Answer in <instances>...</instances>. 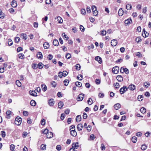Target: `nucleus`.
Returning <instances> with one entry per match:
<instances>
[{"label":"nucleus","mask_w":151,"mask_h":151,"mask_svg":"<svg viewBox=\"0 0 151 151\" xmlns=\"http://www.w3.org/2000/svg\"><path fill=\"white\" fill-rule=\"evenodd\" d=\"M22 119L20 117L17 116L15 120V123L17 125H19L22 123Z\"/></svg>","instance_id":"nucleus-1"},{"label":"nucleus","mask_w":151,"mask_h":151,"mask_svg":"<svg viewBox=\"0 0 151 151\" xmlns=\"http://www.w3.org/2000/svg\"><path fill=\"white\" fill-rule=\"evenodd\" d=\"M120 72L122 73H123L125 72L127 74H128L129 73V71L127 68H124L122 67L120 69Z\"/></svg>","instance_id":"nucleus-2"},{"label":"nucleus","mask_w":151,"mask_h":151,"mask_svg":"<svg viewBox=\"0 0 151 151\" xmlns=\"http://www.w3.org/2000/svg\"><path fill=\"white\" fill-rule=\"evenodd\" d=\"M128 88L126 86H124L123 87L121 88L119 91L121 94H122L124 93L127 90Z\"/></svg>","instance_id":"nucleus-3"},{"label":"nucleus","mask_w":151,"mask_h":151,"mask_svg":"<svg viewBox=\"0 0 151 151\" xmlns=\"http://www.w3.org/2000/svg\"><path fill=\"white\" fill-rule=\"evenodd\" d=\"M119 70V68L117 66H115L112 69V71L113 73L114 74H117Z\"/></svg>","instance_id":"nucleus-4"},{"label":"nucleus","mask_w":151,"mask_h":151,"mask_svg":"<svg viewBox=\"0 0 151 151\" xmlns=\"http://www.w3.org/2000/svg\"><path fill=\"white\" fill-rule=\"evenodd\" d=\"M54 102L53 99H50L48 101V104L50 106H53L54 104Z\"/></svg>","instance_id":"nucleus-5"},{"label":"nucleus","mask_w":151,"mask_h":151,"mask_svg":"<svg viewBox=\"0 0 151 151\" xmlns=\"http://www.w3.org/2000/svg\"><path fill=\"white\" fill-rule=\"evenodd\" d=\"M84 95L83 93L80 94L77 98L78 101H81L83 99Z\"/></svg>","instance_id":"nucleus-6"},{"label":"nucleus","mask_w":151,"mask_h":151,"mask_svg":"<svg viewBox=\"0 0 151 151\" xmlns=\"http://www.w3.org/2000/svg\"><path fill=\"white\" fill-rule=\"evenodd\" d=\"M117 41L116 40H113L111 41V44L112 46H115L117 44Z\"/></svg>","instance_id":"nucleus-7"},{"label":"nucleus","mask_w":151,"mask_h":151,"mask_svg":"<svg viewBox=\"0 0 151 151\" xmlns=\"http://www.w3.org/2000/svg\"><path fill=\"white\" fill-rule=\"evenodd\" d=\"M11 4L13 7H16L17 5V2L14 0H13L12 1Z\"/></svg>","instance_id":"nucleus-8"},{"label":"nucleus","mask_w":151,"mask_h":151,"mask_svg":"<svg viewBox=\"0 0 151 151\" xmlns=\"http://www.w3.org/2000/svg\"><path fill=\"white\" fill-rule=\"evenodd\" d=\"M37 57L39 59H42L43 58V55L40 52H38L37 54Z\"/></svg>","instance_id":"nucleus-9"},{"label":"nucleus","mask_w":151,"mask_h":151,"mask_svg":"<svg viewBox=\"0 0 151 151\" xmlns=\"http://www.w3.org/2000/svg\"><path fill=\"white\" fill-rule=\"evenodd\" d=\"M20 37L22 39H24V40H26L27 38V35L26 34L24 33H22L20 34Z\"/></svg>","instance_id":"nucleus-10"},{"label":"nucleus","mask_w":151,"mask_h":151,"mask_svg":"<svg viewBox=\"0 0 151 151\" xmlns=\"http://www.w3.org/2000/svg\"><path fill=\"white\" fill-rule=\"evenodd\" d=\"M143 33L142 34V35L143 37H147L149 35V33H147V32L145 30V29H143Z\"/></svg>","instance_id":"nucleus-11"},{"label":"nucleus","mask_w":151,"mask_h":151,"mask_svg":"<svg viewBox=\"0 0 151 151\" xmlns=\"http://www.w3.org/2000/svg\"><path fill=\"white\" fill-rule=\"evenodd\" d=\"M132 22L131 18H129L124 21V23L126 25H128L129 24L132 23Z\"/></svg>","instance_id":"nucleus-12"},{"label":"nucleus","mask_w":151,"mask_h":151,"mask_svg":"<svg viewBox=\"0 0 151 151\" xmlns=\"http://www.w3.org/2000/svg\"><path fill=\"white\" fill-rule=\"evenodd\" d=\"M72 148L74 149H76L78 147V142L73 143L72 144Z\"/></svg>","instance_id":"nucleus-13"},{"label":"nucleus","mask_w":151,"mask_h":151,"mask_svg":"<svg viewBox=\"0 0 151 151\" xmlns=\"http://www.w3.org/2000/svg\"><path fill=\"white\" fill-rule=\"evenodd\" d=\"M121 105L119 103L115 104L114 106V109L116 110H118L121 108Z\"/></svg>","instance_id":"nucleus-14"},{"label":"nucleus","mask_w":151,"mask_h":151,"mask_svg":"<svg viewBox=\"0 0 151 151\" xmlns=\"http://www.w3.org/2000/svg\"><path fill=\"white\" fill-rule=\"evenodd\" d=\"M117 80L119 82H121L123 80V78L121 75H118L116 77Z\"/></svg>","instance_id":"nucleus-15"},{"label":"nucleus","mask_w":151,"mask_h":151,"mask_svg":"<svg viewBox=\"0 0 151 151\" xmlns=\"http://www.w3.org/2000/svg\"><path fill=\"white\" fill-rule=\"evenodd\" d=\"M95 60L98 61L99 63H102V60L101 58L99 56H98L96 57Z\"/></svg>","instance_id":"nucleus-16"},{"label":"nucleus","mask_w":151,"mask_h":151,"mask_svg":"<svg viewBox=\"0 0 151 151\" xmlns=\"http://www.w3.org/2000/svg\"><path fill=\"white\" fill-rule=\"evenodd\" d=\"M83 129V125L81 124H79L77 126V129L78 131H81Z\"/></svg>","instance_id":"nucleus-17"},{"label":"nucleus","mask_w":151,"mask_h":151,"mask_svg":"<svg viewBox=\"0 0 151 151\" xmlns=\"http://www.w3.org/2000/svg\"><path fill=\"white\" fill-rule=\"evenodd\" d=\"M128 88L130 90L133 91L135 89V86L133 84H131L129 85V86L128 87Z\"/></svg>","instance_id":"nucleus-18"},{"label":"nucleus","mask_w":151,"mask_h":151,"mask_svg":"<svg viewBox=\"0 0 151 151\" xmlns=\"http://www.w3.org/2000/svg\"><path fill=\"white\" fill-rule=\"evenodd\" d=\"M70 133L71 135L73 137H76L77 135V132L75 130H71L70 131Z\"/></svg>","instance_id":"nucleus-19"},{"label":"nucleus","mask_w":151,"mask_h":151,"mask_svg":"<svg viewBox=\"0 0 151 151\" xmlns=\"http://www.w3.org/2000/svg\"><path fill=\"white\" fill-rule=\"evenodd\" d=\"M30 94L34 96H37V93L35 91H30L29 92Z\"/></svg>","instance_id":"nucleus-20"},{"label":"nucleus","mask_w":151,"mask_h":151,"mask_svg":"<svg viewBox=\"0 0 151 151\" xmlns=\"http://www.w3.org/2000/svg\"><path fill=\"white\" fill-rule=\"evenodd\" d=\"M47 137L48 138H50L53 137V133L51 132H49L47 134Z\"/></svg>","instance_id":"nucleus-21"},{"label":"nucleus","mask_w":151,"mask_h":151,"mask_svg":"<svg viewBox=\"0 0 151 151\" xmlns=\"http://www.w3.org/2000/svg\"><path fill=\"white\" fill-rule=\"evenodd\" d=\"M124 13V12L123 10L122 9V8H120L119 10V12H118V14L119 16H122L123 13Z\"/></svg>","instance_id":"nucleus-22"},{"label":"nucleus","mask_w":151,"mask_h":151,"mask_svg":"<svg viewBox=\"0 0 151 151\" xmlns=\"http://www.w3.org/2000/svg\"><path fill=\"white\" fill-rule=\"evenodd\" d=\"M81 116L80 115H78L76 118V121L77 122H78L81 120Z\"/></svg>","instance_id":"nucleus-23"},{"label":"nucleus","mask_w":151,"mask_h":151,"mask_svg":"<svg viewBox=\"0 0 151 151\" xmlns=\"http://www.w3.org/2000/svg\"><path fill=\"white\" fill-rule=\"evenodd\" d=\"M53 45L55 46H57L59 45V42L57 40H54L53 42Z\"/></svg>","instance_id":"nucleus-24"},{"label":"nucleus","mask_w":151,"mask_h":151,"mask_svg":"<svg viewBox=\"0 0 151 151\" xmlns=\"http://www.w3.org/2000/svg\"><path fill=\"white\" fill-rule=\"evenodd\" d=\"M42 88V90L44 91H45L47 89V87L44 84H42L41 86Z\"/></svg>","instance_id":"nucleus-25"},{"label":"nucleus","mask_w":151,"mask_h":151,"mask_svg":"<svg viewBox=\"0 0 151 151\" xmlns=\"http://www.w3.org/2000/svg\"><path fill=\"white\" fill-rule=\"evenodd\" d=\"M147 148V146L145 144L142 145L141 147V149L142 150H145Z\"/></svg>","instance_id":"nucleus-26"},{"label":"nucleus","mask_w":151,"mask_h":151,"mask_svg":"<svg viewBox=\"0 0 151 151\" xmlns=\"http://www.w3.org/2000/svg\"><path fill=\"white\" fill-rule=\"evenodd\" d=\"M81 66L78 64H76L75 66V69L76 70H80V69H81Z\"/></svg>","instance_id":"nucleus-27"},{"label":"nucleus","mask_w":151,"mask_h":151,"mask_svg":"<svg viewBox=\"0 0 151 151\" xmlns=\"http://www.w3.org/2000/svg\"><path fill=\"white\" fill-rule=\"evenodd\" d=\"M58 105L59 108L61 109L63 106V102L62 101H60L58 103Z\"/></svg>","instance_id":"nucleus-28"},{"label":"nucleus","mask_w":151,"mask_h":151,"mask_svg":"<svg viewBox=\"0 0 151 151\" xmlns=\"http://www.w3.org/2000/svg\"><path fill=\"white\" fill-rule=\"evenodd\" d=\"M30 104L32 106H35L36 105V103L35 100H32L30 102Z\"/></svg>","instance_id":"nucleus-29"},{"label":"nucleus","mask_w":151,"mask_h":151,"mask_svg":"<svg viewBox=\"0 0 151 151\" xmlns=\"http://www.w3.org/2000/svg\"><path fill=\"white\" fill-rule=\"evenodd\" d=\"M46 148V145L42 144L40 146L41 150H45Z\"/></svg>","instance_id":"nucleus-30"},{"label":"nucleus","mask_w":151,"mask_h":151,"mask_svg":"<svg viewBox=\"0 0 151 151\" xmlns=\"http://www.w3.org/2000/svg\"><path fill=\"white\" fill-rule=\"evenodd\" d=\"M140 111L142 113L144 114L146 112V110L145 108L142 107L141 108Z\"/></svg>","instance_id":"nucleus-31"},{"label":"nucleus","mask_w":151,"mask_h":151,"mask_svg":"<svg viewBox=\"0 0 151 151\" xmlns=\"http://www.w3.org/2000/svg\"><path fill=\"white\" fill-rule=\"evenodd\" d=\"M89 105H91L93 103V101L91 98L88 99L87 101Z\"/></svg>","instance_id":"nucleus-32"},{"label":"nucleus","mask_w":151,"mask_h":151,"mask_svg":"<svg viewBox=\"0 0 151 151\" xmlns=\"http://www.w3.org/2000/svg\"><path fill=\"white\" fill-rule=\"evenodd\" d=\"M143 96L142 95H139L137 97L138 100L139 101H142L143 99Z\"/></svg>","instance_id":"nucleus-33"},{"label":"nucleus","mask_w":151,"mask_h":151,"mask_svg":"<svg viewBox=\"0 0 151 151\" xmlns=\"http://www.w3.org/2000/svg\"><path fill=\"white\" fill-rule=\"evenodd\" d=\"M132 7V5L130 4H127L126 6V8L128 10H130Z\"/></svg>","instance_id":"nucleus-34"},{"label":"nucleus","mask_w":151,"mask_h":151,"mask_svg":"<svg viewBox=\"0 0 151 151\" xmlns=\"http://www.w3.org/2000/svg\"><path fill=\"white\" fill-rule=\"evenodd\" d=\"M43 67V65L42 63H40L37 65V67H39V68L42 69Z\"/></svg>","instance_id":"nucleus-35"},{"label":"nucleus","mask_w":151,"mask_h":151,"mask_svg":"<svg viewBox=\"0 0 151 151\" xmlns=\"http://www.w3.org/2000/svg\"><path fill=\"white\" fill-rule=\"evenodd\" d=\"M12 113L11 111H7L6 112V114L7 116V118H9L10 117V115L11 114V113Z\"/></svg>","instance_id":"nucleus-36"},{"label":"nucleus","mask_w":151,"mask_h":151,"mask_svg":"<svg viewBox=\"0 0 151 151\" xmlns=\"http://www.w3.org/2000/svg\"><path fill=\"white\" fill-rule=\"evenodd\" d=\"M75 84L76 86L78 87H81L82 86L81 83L78 81L76 82L75 83Z\"/></svg>","instance_id":"nucleus-37"},{"label":"nucleus","mask_w":151,"mask_h":151,"mask_svg":"<svg viewBox=\"0 0 151 151\" xmlns=\"http://www.w3.org/2000/svg\"><path fill=\"white\" fill-rule=\"evenodd\" d=\"M19 58L21 59H23L24 58V55L23 53H19L18 55Z\"/></svg>","instance_id":"nucleus-38"},{"label":"nucleus","mask_w":151,"mask_h":151,"mask_svg":"<svg viewBox=\"0 0 151 151\" xmlns=\"http://www.w3.org/2000/svg\"><path fill=\"white\" fill-rule=\"evenodd\" d=\"M137 138L136 137H132V140L134 143H135L137 142Z\"/></svg>","instance_id":"nucleus-39"},{"label":"nucleus","mask_w":151,"mask_h":151,"mask_svg":"<svg viewBox=\"0 0 151 151\" xmlns=\"http://www.w3.org/2000/svg\"><path fill=\"white\" fill-rule=\"evenodd\" d=\"M16 84L18 87H20L21 86V83L19 80H17L16 81Z\"/></svg>","instance_id":"nucleus-40"},{"label":"nucleus","mask_w":151,"mask_h":151,"mask_svg":"<svg viewBox=\"0 0 151 151\" xmlns=\"http://www.w3.org/2000/svg\"><path fill=\"white\" fill-rule=\"evenodd\" d=\"M20 38L18 37H15L14 38V41L16 43H17L19 42Z\"/></svg>","instance_id":"nucleus-41"},{"label":"nucleus","mask_w":151,"mask_h":151,"mask_svg":"<svg viewBox=\"0 0 151 151\" xmlns=\"http://www.w3.org/2000/svg\"><path fill=\"white\" fill-rule=\"evenodd\" d=\"M12 44L13 42L11 39H9L8 40V45L9 46H11L12 45Z\"/></svg>","instance_id":"nucleus-42"},{"label":"nucleus","mask_w":151,"mask_h":151,"mask_svg":"<svg viewBox=\"0 0 151 151\" xmlns=\"http://www.w3.org/2000/svg\"><path fill=\"white\" fill-rule=\"evenodd\" d=\"M14 148H15V146H14V145L13 144H11V145H10V149L12 151H14Z\"/></svg>","instance_id":"nucleus-43"},{"label":"nucleus","mask_w":151,"mask_h":151,"mask_svg":"<svg viewBox=\"0 0 151 151\" xmlns=\"http://www.w3.org/2000/svg\"><path fill=\"white\" fill-rule=\"evenodd\" d=\"M1 135L2 136V137L3 138L4 137L6 136V133H5V132L4 131H1Z\"/></svg>","instance_id":"nucleus-44"},{"label":"nucleus","mask_w":151,"mask_h":151,"mask_svg":"<svg viewBox=\"0 0 151 151\" xmlns=\"http://www.w3.org/2000/svg\"><path fill=\"white\" fill-rule=\"evenodd\" d=\"M81 13L82 14L85 15L86 13V11L84 9H81Z\"/></svg>","instance_id":"nucleus-45"},{"label":"nucleus","mask_w":151,"mask_h":151,"mask_svg":"<svg viewBox=\"0 0 151 151\" xmlns=\"http://www.w3.org/2000/svg\"><path fill=\"white\" fill-rule=\"evenodd\" d=\"M49 44L48 42H45L43 44L44 47H49Z\"/></svg>","instance_id":"nucleus-46"},{"label":"nucleus","mask_w":151,"mask_h":151,"mask_svg":"<svg viewBox=\"0 0 151 151\" xmlns=\"http://www.w3.org/2000/svg\"><path fill=\"white\" fill-rule=\"evenodd\" d=\"M75 130V126L74 125H71L70 126V130L71 131V130Z\"/></svg>","instance_id":"nucleus-47"},{"label":"nucleus","mask_w":151,"mask_h":151,"mask_svg":"<svg viewBox=\"0 0 151 151\" xmlns=\"http://www.w3.org/2000/svg\"><path fill=\"white\" fill-rule=\"evenodd\" d=\"M114 85L115 86V87L116 88H119V83H116L114 84Z\"/></svg>","instance_id":"nucleus-48"},{"label":"nucleus","mask_w":151,"mask_h":151,"mask_svg":"<svg viewBox=\"0 0 151 151\" xmlns=\"http://www.w3.org/2000/svg\"><path fill=\"white\" fill-rule=\"evenodd\" d=\"M93 15L95 16H97L98 14V12L97 9H96L95 11L93 10Z\"/></svg>","instance_id":"nucleus-49"},{"label":"nucleus","mask_w":151,"mask_h":151,"mask_svg":"<svg viewBox=\"0 0 151 151\" xmlns=\"http://www.w3.org/2000/svg\"><path fill=\"white\" fill-rule=\"evenodd\" d=\"M41 123L42 125H44L45 123V120L44 119H42L41 121Z\"/></svg>","instance_id":"nucleus-50"},{"label":"nucleus","mask_w":151,"mask_h":151,"mask_svg":"<svg viewBox=\"0 0 151 151\" xmlns=\"http://www.w3.org/2000/svg\"><path fill=\"white\" fill-rule=\"evenodd\" d=\"M65 114L64 113L61 114L60 116V119H61L63 120L64 119L65 117Z\"/></svg>","instance_id":"nucleus-51"},{"label":"nucleus","mask_w":151,"mask_h":151,"mask_svg":"<svg viewBox=\"0 0 151 151\" xmlns=\"http://www.w3.org/2000/svg\"><path fill=\"white\" fill-rule=\"evenodd\" d=\"M42 132L44 134L47 135V134L49 132H48V130L47 129H45L43 131H42Z\"/></svg>","instance_id":"nucleus-52"},{"label":"nucleus","mask_w":151,"mask_h":151,"mask_svg":"<svg viewBox=\"0 0 151 151\" xmlns=\"http://www.w3.org/2000/svg\"><path fill=\"white\" fill-rule=\"evenodd\" d=\"M56 149L58 151H60L61 149V147L60 145H58L56 146Z\"/></svg>","instance_id":"nucleus-53"},{"label":"nucleus","mask_w":151,"mask_h":151,"mask_svg":"<svg viewBox=\"0 0 151 151\" xmlns=\"http://www.w3.org/2000/svg\"><path fill=\"white\" fill-rule=\"evenodd\" d=\"M144 86L147 88H148L150 86V83H147V82H145L144 83Z\"/></svg>","instance_id":"nucleus-54"},{"label":"nucleus","mask_w":151,"mask_h":151,"mask_svg":"<svg viewBox=\"0 0 151 151\" xmlns=\"http://www.w3.org/2000/svg\"><path fill=\"white\" fill-rule=\"evenodd\" d=\"M23 114L24 116H27L28 115L29 113L27 111H24L23 112Z\"/></svg>","instance_id":"nucleus-55"},{"label":"nucleus","mask_w":151,"mask_h":151,"mask_svg":"<svg viewBox=\"0 0 151 151\" xmlns=\"http://www.w3.org/2000/svg\"><path fill=\"white\" fill-rule=\"evenodd\" d=\"M106 32L105 30H103L101 31V34L102 36L106 35Z\"/></svg>","instance_id":"nucleus-56"},{"label":"nucleus","mask_w":151,"mask_h":151,"mask_svg":"<svg viewBox=\"0 0 151 151\" xmlns=\"http://www.w3.org/2000/svg\"><path fill=\"white\" fill-rule=\"evenodd\" d=\"M101 150H104L105 149V145L103 144H101Z\"/></svg>","instance_id":"nucleus-57"},{"label":"nucleus","mask_w":151,"mask_h":151,"mask_svg":"<svg viewBox=\"0 0 151 151\" xmlns=\"http://www.w3.org/2000/svg\"><path fill=\"white\" fill-rule=\"evenodd\" d=\"M28 133L26 132H24L22 134V137L24 138H25L27 135Z\"/></svg>","instance_id":"nucleus-58"},{"label":"nucleus","mask_w":151,"mask_h":151,"mask_svg":"<svg viewBox=\"0 0 151 151\" xmlns=\"http://www.w3.org/2000/svg\"><path fill=\"white\" fill-rule=\"evenodd\" d=\"M58 21L59 23H61L63 22V20L61 18V17H58Z\"/></svg>","instance_id":"nucleus-59"},{"label":"nucleus","mask_w":151,"mask_h":151,"mask_svg":"<svg viewBox=\"0 0 151 151\" xmlns=\"http://www.w3.org/2000/svg\"><path fill=\"white\" fill-rule=\"evenodd\" d=\"M141 40V39L140 37H138L136 38L135 40L137 42V43L139 42Z\"/></svg>","instance_id":"nucleus-60"},{"label":"nucleus","mask_w":151,"mask_h":151,"mask_svg":"<svg viewBox=\"0 0 151 151\" xmlns=\"http://www.w3.org/2000/svg\"><path fill=\"white\" fill-rule=\"evenodd\" d=\"M142 134L140 132H139L136 133V135L138 137H140L142 135Z\"/></svg>","instance_id":"nucleus-61"},{"label":"nucleus","mask_w":151,"mask_h":151,"mask_svg":"<svg viewBox=\"0 0 151 151\" xmlns=\"http://www.w3.org/2000/svg\"><path fill=\"white\" fill-rule=\"evenodd\" d=\"M52 58L53 56L51 54H49L47 56V58L50 60H52Z\"/></svg>","instance_id":"nucleus-62"},{"label":"nucleus","mask_w":151,"mask_h":151,"mask_svg":"<svg viewBox=\"0 0 151 151\" xmlns=\"http://www.w3.org/2000/svg\"><path fill=\"white\" fill-rule=\"evenodd\" d=\"M95 82L96 83L97 85L99 84L100 83V81L99 79H96L95 80Z\"/></svg>","instance_id":"nucleus-63"},{"label":"nucleus","mask_w":151,"mask_h":151,"mask_svg":"<svg viewBox=\"0 0 151 151\" xmlns=\"http://www.w3.org/2000/svg\"><path fill=\"white\" fill-rule=\"evenodd\" d=\"M80 28L82 32H84L85 30V29L84 27L82 25H81L80 26Z\"/></svg>","instance_id":"nucleus-64"}]
</instances>
